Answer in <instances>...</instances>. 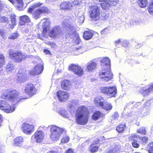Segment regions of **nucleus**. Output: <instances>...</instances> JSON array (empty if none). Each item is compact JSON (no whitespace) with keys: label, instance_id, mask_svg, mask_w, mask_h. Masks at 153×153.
Wrapping results in <instances>:
<instances>
[{"label":"nucleus","instance_id":"a18cd8bd","mask_svg":"<svg viewBox=\"0 0 153 153\" xmlns=\"http://www.w3.org/2000/svg\"><path fill=\"white\" fill-rule=\"evenodd\" d=\"M137 131L138 133L142 134H145L146 133L145 128L144 127H142L137 130Z\"/></svg>","mask_w":153,"mask_h":153},{"label":"nucleus","instance_id":"c85d7f7f","mask_svg":"<svg viewBox=\"0 0 153 153\" xmlns=\"http://www.w3.org/2000/svg\"><path fill=\"white\" fill-rule=\"evenodd\" d=\"M101 107L102 109L107 111L111 110L112 108V106L111 104L107 102H104L103 105H102Z\"/></svg>","mask_w":153,"mask_h":153},{"label":"nucleus","instance_id":"864d4df0","mask_svg":"<svg viewBox=\"0 0 153 153\" xmlns=\"http://www.w3.org/2000/svg\"><path fill=\"white\" fill-rule=\"evenodd\" d=\"M5 33V31L4 30H0V35L4 37Z\"/></svg>","mask_w":153,"mask_h":153},{"label":"nucleus","instance_id":"a878e982","mask_svg":"<svg viewBox=\"0 0 153 153\" xmlns=\"http://www.w3.org/2000/svg\"><path fill=\"white\" fill-rule=\"evenodd\" d=\"M104 99L101 96H98L95 97L94 100V103L97 106L101 107L103 105Z\"/></svg>","mask_w":153,"mask_h":153},{"label":"nucleus","instance_id":"cd10ccee","mask_svg":"<svg viewBox=\"0 0 153 153\" xmlns=\"http://www.w3.org/2000/svg\"><path fill=\"white\" fill-rule=\"evenodd\" d=\"M23 141V139L22 137H18L14 140L13 145L14 146H20Z\"/></svg>","mask_w":153,"mask_h":153},{"label":"nucleus","instance_id":"37998d69","mask_svg":"<svg viewBox=\"0 0 153 153\" xmlns=\"http://www.w3.org/2000/svg\"><path fill=\"white\" fill-rule=\"evenodd\" d=\"M17 1L18 4L17 5V7L19 10H21L23 6V3L22 0H16Z\"/></svg>","mask_w":153,"mask_h":153},{"label":"nucleus","instance_id":"58836bf2","mask_svg":"<svg viewBox=\"0 0 153 153\" xmlns=\"http://www.w3.org/2000/svg\"><path fill=\"white\" fill-rule=\"evenodd\" d=\"M20 19L23 22H28L30 21L29 17L26 15H24L20 17Z\"/></svg>","mask_w":153,"mask_h":153},{"label":"nucleus","instance_id":"393cba45","mask_svg":"<svg viewBox=\"0 0 153 153\" xmlns=\"http://www.w3.org/2000/svg\"><path fill=\"white\" fill-rule=\"evenodd\" d=\"M137 137L135 135H131L130 137V139L132 140V146L135 148H138L139 146V144L137 141Z\"/></svg>","mask_w":153,"mask_h":153},{"label":"nucleus","instance_id":"49530a36","mask_svg":"<svg viewBox=\"0 0 153 153\" xmlns=\"http://www.w3.org/2000/svg\"><path fill=\"white\" fill-rule=\"evenodd\" d=\"M18 36L17 33H14L8 36V38L10 39H16Z\"/></svg>","mask_w":153,"mask_h":153},{"label":"nucleus","instance_id":"72a5a7b5","mask_svg":"<svg viewBox=\"0 0 153 153\" xmlns=\"http://www.w3.org/2000/svg\"><path fill=\"white\" fill-rule=\"evenodd\" d=\"M147 0H138V3L140 6L141 7H144L148 4Z\"/></svg>","mask_w":153,"mask_h":153},{"label":"nucleus","instance_id":"79ce46f5","mask_svg":"<svg viewBox=\"0 0 153 153\" xmlns=\"http://www.w3.org/2000/svg\"><path fill=\"white\" fill-rule=\"evenodd\" d=\"M148 11L150 14L153 15V1H151L150 3Z\"/></svg>","mask_w":153,"mask_h":153},{"label":"nucleus","instance_id":"4468645a","mask_svg":"<svg viewBox=\"0 0 153 153\" xmlns=\"http://www.w3.org/2000/svg\"><path fill=\"white\" fill-rule=\"evenodd\" d=\"M69 69L79 76H82L83 73V70L81 67L74 64L69 66Z\"/></svg>","mask_w":153,"mask_h":153},{"label":"nucleus","instance_id":"c756f323","mask_svg":"<svg viewBox=\"0 0 153 153\" xmlns=\"http://www.w3.org/2000/svg\"><path fill=\"white\" fill-rule=\"evenodd\" d=\"M93 34L90 31H85L83 34L84 38L87 40L91 39L92 37Z\"/></svg>","mask_w":153,"mask_h":153},{"label":"nucleus","instance_id":"b1692460","mask_svg":"<svg viewBox=\"0 0 153 153\" xmlns=\"http://www.w3.org/2000/svg\"><path fill=\"white\" fill-rule=\"evenodd\" d=\"M61 86L62 88L66 90L69 89L72 87L70 81L67 80H64L62 82Z\"/></svg>","mask_w":153,"mask_h":153},{"label":"nucleus","instance_id":"338daca9","mask_svg":"<svg viewBox=\"0 0 153 153\" xmlns=\"http://www.w3.org/2000/svg\"><path fill=\"white\" fill-rule=\"evenodd\" d=\"M133 104V102H130V103H128L125 106V108L126 107L127 108L128 106H129L130 105H131V104L132 105Z\"/></svg>","mask_w":153,"mask_h":153},{"label":"nucleus","instance_id":"774afa93","mask_svg":"<svg viewBox=\"0 0 153 153\" xmlns=\"http://www.w3.org/2000/svg\"><path fill=\"white\" fill-rule=\"evenodd\" d=\"M149 153H153V149H149Z\"/></svg>","mask_w":153,"mask_h":153},{"label":"nucleus","instance_id":"9b49d317","mask_svg":"<svg viewBox=\"0 0 153 153\" xmlns=\"http://www.w3.org/2000/svg\"><path fill=\"white\" fill-rule=\"evenodd\" d=\"M100 2H103L100 4L103 9L107 10L109 7L112 6H115L117 4L118 0H99Z\"/></svg>","mask_w":153,"mask_h":153},{"label":"nucleus","instance_id":"0eeeda50","mask_svg":"<svg viewBox=\"0 0 153 153\" xmlns=\"http://www.w3.org/2000/svg\"><path fill=\"white\" fill-rule=\"evenodd\" d=\"M89 12L92 20L97 21L100 18L99 7L97 5H94L90 7Z\"/></svg>","mask_w":153,"mask_h":153},{"label":"nucleus","instance_id":"412c9836","mask_svg":"<svg viewBox=\"0 0 153 153\" xmlns=\"http://www.w3.org/2000/svg\"><path fill=\"white\" fill-rule=\"evenodd\" d=\"M141 91L144 96L149 95L153 91V83L150 84L147 87L143 88Z\"/></svg>","mask_w":153,"mask_h":153},{"label":"nucleus","instance_id":"5701e85b","mask_svg":"<svg viewBox=\"0 0 153 153\" xmlns=\"http://www.w3.org/2000/svg\"><path fill=\"white\" fill-rule=\"evenodd\" d=\"M120 149V146L114 143L111 146L107 153H115L119 151Z\"/></svg>","mask_w":153,"mask_h":153},{"label":"nucleus","instance_id":"c03bdc74","mask_svg":"<svg viewBox=\"0 0 153 153\" xmlns=\"http://www.w3.org/2000/svg\"><path fill=\"white\" fill-rule=\"evenodd\" d=\"M78 17L79 22L80 23L83 22L84 20V16L83 13H82L81 15H80V13H79L78 14Z\"/></svg>","mask_w":153,"mask_h":153},{"label":"nucleus","instance_id":"603ef678","mask_svg":"<svg viewBox=\"0 0 153 153\" xmlns=\"http://www.w3.org/2000/svg\"><path fill=\"white\" fill-rule=\"evenodd\" d=\"M140 139L143 142L146 143V142L147 141L148 139L147 137H140Z\"/></svg>","mask_w":153,"mask_h":153},{"label":"nucleus","instance_id":"473e14b6","mask_svg":"<svg viewBox=\"0 0 153 153\" xmlns=\"http://www.w3.org/2000/svg\"><path fill=\"white\" fill-rule=\"evenodd\" d=\"M151 108L149 107H144L143 108V117L149 115L150 114Z\"/></svg>","mask_w":153,"mask_h":153},{"label":"nucleus","instance_id":"13d9d810","mask_svg":"<svg viewBox=\"0 0 153 153\" xmlns=\"http://www.w3.org/2000/svg\"><path fill=\"white\" fill-rule=\"evenodd\" d=\"M131 23L133 25H138L140 24L139 22L138 21L132 20Z\"/></svg>","mask_w":153,"mask_h":153},{"label":"nucleus","instance_id":"e2e57ef3","mask_svg":"<svg viewBox=\"0 0 153 153\" xmlns=\"http://www.w3.org/2000/svg\"><path fill=\"white\" fill-rule=\"evenodd\" d=\"M49 153H58V152L57 151L51 150Z\"/></svg>","mask_w":153,"mask_h":153},{"label":"nucleus","instance_id":"f257e3e1","mask_svg":"<svg viewBox=\"0 0 153 153\" xmlns=\"http://www.w3.org/2000/svg\"><path fill=\"white\" fill-rule=\"evenodd\" d=\"M75 120L77 124L85 125L88 121L89 112L88 108L85 106H80L76 111Z\"/></svg>","mask_w":153,"mask_h":153},{"label":"nucleus","instance_id":"a211bd4d","mask_svg":"<svg viewBox=\"0 0 153 153\" xmlns=\"http://www.w3.org/2000/svg\"><path fill=\"white\" fill-rule=\"evenodd\" d=\"M73 5L70 1H63L62 2L60 5V9L64 10H69L72 9Z\"/></svg>","mask_w":153,"mask_h":153},{"label":"nucleus","instance_id":"39448f33","mask_svg":"<svg viewBox=\"0 0 153 153\" xmlns=\"http://www.w3.org/2000/svg\"><path fill=\"white\" fill-rule=\"evenodd\" d=\"M100 78L103 82H107L111 80L113 78V75L110 68H105L104 70L100 73Z\"/></svg>","mask_w":153,"mask_h":153},{"label":"nucleus","instance_id":"3c124183","mask_svg":"<svg viewBox=\"0 0 153 153\" xmlns=\"http://www.w3.org/2000/svg\"><path fill=\"white\" fill-rule=\"evenodd\" d=\"M0 20L2 22H5L8 21V19L6 17L2 16L0 17Z\"/></svg>","mask_w":153,"mask_h":153},{"label":"nucleus","instance_id":"f8f14e48","mask_svg":"<svg viewBox=\"0 0 153 153\" xmlns=\"http://www.w3.org/2000/svg\"><path fill=\"white\" fill-rule=\"evenodd\" d=\"M45 134L41 131H36L31 137V140L33 142L40 143L44 139Z\"/></svg>","mask_w":153,"mask_h":153},{"label":"nucleus","instance_id":"ea45409f","mask_svg":"<svg viewBox=\"0 0 153 153\" xmlns=\"http://www.w3.org/2000/svg\"><path fill=\"white\" fill-rule=\"evenodd\" d=\"M10 19L11 20V28H13L15 25L16 23V16L14 15H11L10 16Z\"/></svg>","mask_w":153,"mask_h":153},{"label":"nucleus","instance_id":"7c9ffc66","mask_svg":"<svg viewBox=\"0 0 153 153\" xmlns=\"http://www.w3.org/2000/svg\"><path fill=\"white\" fill-rule=\"evenodd\" d=\"M101 62L102 63L101 64L102 65H105L107 66L106 68H110V60L108 57L104 58L101 60Z\"/></svg>","mask_w":153,"mask_h":153},{"label":"nucleus","instance_id":"052dcab7","mask_svg":"<svg viewBox=\"0 0 153 153\" xmlns=\"http://www.w3.org/2000/svg\"><path fill=\"white\" fill-rule=\"evenodd\" d=\"M99 142V140L98 139H96L94 141H93L92 143V144L94 145L95 144H97Z\"/></svg>","mask_w":153,"mask_h":153},{"label":"nucleus","instance_id":"09e8293b","mask_svg":"<svg viewBox=\"0 0 153 153\" xmlns=\"http://www.w3.org/2000/svg\"><path fill=\"white\" fill-rule=\"evenodd\" d=\"M71 2L72 3L73 7L75 6L80 4L81 3V0H74V1Z\"/></svg>","mask_w":153,"mask_h":153},{"label":"nucleus","instance_id":"6e6d98bb","mask_svg":"<svg viewBox=\"0 0 153 153\" xmlns=\"http://www.w3.org/2000/svg\"><path fill=\"white\" fill-rule=\"evenodd\" d=\"M65 153H74V150L72 149H69L65 152Z\"/></svg>","mask_w":153,"mask_h":153},{"label":"nucleus","instance_id":"f03ea898","mask_svg":"<svg viewBox=\"0 0 153 153\" xmlns=\"http://www.w3.org/2000/svg\"><path fill=\"white\" fill-rule=\"evenodd\" d=\"M70 16L67 17L63 22L62 27L64 30H66L69 36L72 38L75 35L76 32L75 25Z\"/></svg>","mask_w":153,"mask_h":153},{"label":"nucleus","instance_id":"2f4dec72","mask_svg":"<svg viewBox=\"0 0 153 153\" xmlns=\"http://www.w3.org/2000/svg\"><path fill=\"white\" fill-rule=\"evenodd\" d=\"M104 115L100 111L95 112L92 116V118L94 120H97L100 117H103Z\"/></svg>","mask_w":153,"mask_h":153},{"label":"nucleus","instance_id":"c9c22d12","mask_svg":"<svg viewBox=\"0 0 153 153\" xmlns=\"http://www.w3.org/2000/svg\"><path fill=\"white\" fill-rule=\"evenodd\" d=\"M6 68L7 71H10L14 69L15 65L11 62H9L7 65Z\"/></svg>","mask_w":153,"mask_h":153},{"label":"nucleus","instance_id":"69168bd1","mask_svg":"<svg viewBox=\"0 0 153 153\" xmlns=\"http://www.w3.org/2000/svg\"><path fill=\"white\" fill-rule=\"evenodd\" d=\"M149 146L150 147H151V148L153 149L152 147H153V142H151L149 144Z\"/></svg>","mask_w":153,"mask_h":153},{"label":"nucleus","instance_id":"4be33fe9","mask_svg":"<svg viewBox=\"0 0 153 153\" xmlns=\"http://www.w3.org/2000/svg\"><path fill=\"white\" fill-rule=\"evenodd\" d=\"M18 78L17 79V82L19 83L25 82L27 80L26 74H25L21 73L20 70L19 71Z\"/></svg>","mask_w":153,"mask_h":153},{"label":"nucleus","instance_id":"680f3d73","mask_svg":"<svg viewBox=\"0 0 153 153\" xmlns=\"http://www.w3.org/2000/svg\"><path fill=\"white\" fill-rule=\"evenodd\" d=\"M121 41V39H119L117 40L116 41H115V45H116L117 44H119Z\"/></svg>","mask_w":153,"mask_h":153},{"label":"nucleus","instance_id":"4d7b16f0","mask_svg":"<svg viewBox=\"0 0 153 153\" xmlns=\"http://www.w3.org/2000/svg\"><path fill=\"white\" fill-rule=\"evenodd\" d=\"M108 31L107 28H105L104 29V30H102L101 32V33L102 34H105L107 33Z\"/></svg>","mask_w":153,"mask_h":153},{"label":"nucleus","instance_id":"e433bc0d","mask_svg":"<svg viewBox=\"0 0 153 153\" xmlns=\"http://www.w3.org/2000/svg\"><path fill=\"white\" fill-rule=\"evenodd\" d=\"M42 4L39 2L35 4L33 6L30 7L28 10V12L30 13L33 10V9L36 7L40 6H41Z\"/></svg>","mask_w":153,"mask_h":153},{"label":"nucleus","instance_id":"8fccbe9b","mask_svg":"<svg viewBox=\"0 0 153 153\" xmlns=\"http://www.w3.org/2000/svg\"><path fill=\"white\" fill-rule=\"evenodd\" d=\"M69 138L68 136L63 137L62 139L61 143H68L69 140Z\"/></svg>","mask_w":153,"mask_h":153},{"label":"nucleus","instance_id":"4c0bfd02","mask_svg":"<svg viewBox=\"0 0 153 153\" xmlns=\"http://www.w3.org/2000/svg\"><path fill=\"white\" fill-rule=\"evenodd\" d=\"M126 127V125L120 124L118 125L117 127L116 130L119 133L122 132Z\"/></svg>","mask_w":153,"mask_h":153},{"label":"nucleus","instance_id":"423d86ee","mask_svg":"<svg viewBox=\"0 0 153 153\" xmlns=\"http://www.w3.org/2000/svg\"><path fill=\"white\" fill-rule=\"evenodd\" d=\"M9 55L10 58L16 62H20L25 59L27 57L26 55L21 51L14 52L11 50L9 51Z\"/></svg>","mask_w":153,"mask_h":153},{"label":"nucleus","instance_id":"f704fd0d","mask_svg":"<svg viewBox=\"0 0 153 153\" xmlns=\"http://www.w3.org/2000/svg\"><path fill=\"white\" fill-rule=\"evenodd\" d=\"M59 113L64 117L67 118L68 117V115L67 111L63 109H60Z\"/></svg>","mask_w":153,"mask_h":153},{"label":"nucleus","instance_id":"6ab92c4d","mask_svg":"<svg viewBox=\"0 0 153 153\" xmlns=\"http://www.w3.org/2000/svg\"><path fill=\"white\" fill-rule=\"evenodd\" d=\"M61 33V30L59 27H53L49 33V35L51 37H55L58 36Z\"/></svg>","mask_w":153,"mask_h":153},{"label":"nucleus","instance_id":"7ed1b4c3","mask_svg":"<svg viewBox=\"0 0 153 153\" xmlns=\"http://www.w3.org/2000/svg\"><path fill=\"white\" fill-rule=\"evenodd\" d=\"M19 93L14 89H8L2 95V98L16 103L20 100L19 98Z\"/></svg>","mask_w":153,"mask_h":153},{"label":"nucleus","instance_id":"6e6552de","mask_svg":"<svg viewBox=\"0 0 153 153\" xmlns=\"http://www.w3.org/2000/svg\"><path fill=\"white\" fill-rule=\"evenodd\" d=\"M100 91L111 97H114L117 93V88L114 86L101 87Z\"/></svg>","mask_w":153,"mask_h":153},{"label":"nucleus","instance_id":"9d476101","mask_svg":"<svg viewBox=\"0 0 153 153\" xmlns=\"http://www.w3.org/2000/svg\"><path fill=\"white\" fill-rule=\"evenodd\" d=\"M0 109L6 113H10L13 112L15 108L14 106H10L5 100H0Z\"/></svg>","mask_w":153,"mask_h":153},{"label":"nucleus","instance_id":"dca6fc26","mask_svg":"<svg viewBox=\"0 0 153 153\" xmlns=\"http://www.w3.org/2000/svg\"><path fill=\"white\" fill-rule=\"evenodd\" d=\"M57 95L59 100L61 102H64L68 98V94L66 92L59 91L57 93Z\"/></svg>","mask_w":153,"mask_h":153},{"label":"nucleus","instance_id":"1a4fd4ad","mask_svg":"<svg viewBox=\"0 0 153 153\" xmlns=\"http://www.w3.org/2000/svg\"><path fill=\"white\" fill-rule=\"evenodd\" d=\"M41 21L42 22V34L44 37H46L48 36V32L50 28L51 22L47 18H44L41 20Z\"/></svg>","mask_w":153,"mask_h":153},{"label":"nucleus","instance_id":"5fc2aeb1","mask_svg":"<svg viewBox=\"0 0 153 153\" xmlns=\"http://www.w3.org/2000/svg\"><path fill=\"white\" fill-rule=\"evenodd\" d=\"M10 2L13 4L15 5L17 7V5L18 4L17 1H16V0H8Z\"/></svg>","mask_w":153,"mask_h":153},{"label":"nucleus","instance_id":"20e7f679","mask_svg":"<svg viewBox=\"0 0 153 153\" xmlns=\"http://www.w3.org/2000/svg\"><path fill=\"white\" fill-rule=\"evenodd\" d=\"M51 134L50 138L53 141H57L60 139L61 134L66 131L65 129L60 128L54 125H52L50 127Z\"/></svg>","mask_w":153,"mask_h":153},{"label":"nucleus","instance_id":"2eb2a0df","mask_svg":"<svg viewBox=\"0 0 153 153\" xmlns=\"http://www.w3.org/2000/svg\"><path fill=\"white\" fill-rule=\"evenodd\" d=\"M22 129L24 133L27 134H31L34 130L33 125L28 123H23L22 126Z\"/></svg>","mask_w":153,"mask_h":153},{"label":"nucleus","instance_id":"0e129e2a","mask_svg":"<svg viewBox=\"0 0 153 153\" xmlns=\"http://www.w3.org/2000/svg\"><path fill=\"white\" fill-rule=\"evenodd\" d=\"M44 52L47 54H48L50 53V51L49 50L46 49H44Z\"/></svg>","mask_w":153,"mask_h":153},{"label":"nucleus","instance_id":"a19ab883","mask_svg":"<svg viewBox=\"0 0 153 153\" xmlns=\"http://www.w3.org/2000/svg\"><path fill=\"white\" fill-rule=\"evenodd\" d=\"M99 149V147L97 146H94L91 144V146L90 148V151L92 153L96 152Z\"/></svg>","mask_w":153,"mask_h":153},{"label":"nucleus","instance_id":"ddd939ff","mask_svg":"<svg viewBox=\"0 0 153 153\" xmlns=\"http://www.w3.org/2000/svg\"><path fill=\"white\" fill-rule=\"evenodd\" d=\"M25 91L27 94L30 96H33L36 93L37 90L33 84L30 83L26 85Z\"/></svg>","mask_w":153,"mask_h":153},{"label":"nucleus","instance_id":"bf43d9fd","mask_svg":"<svg viewBox=\"0 0 153 153\" xmlns=\"http://www.w3.org/2000/svg\"><path fill=\"white\" fill-rule=\"evenodd\" d=\"M119 117V114L117 112H115L113 116V119H115L117 118H118Z\"/></svg>","mask_w":153,"mask_h":153},{"label":"nucleus","instance_id":"de8ad7c7","mask_svg":"<svg viewBox=\"0 0 153 153\" xmlns=\"http://www.w3.org/2000/svg\"><path fill=\"white\" fill-rule=\"evenodd\" d=\"M4 56L3 55L0 54V68L4 65Z\"/></svg>","mask_w":153,"mask_h":153},{"label":"nucleus","instance_id":"bb28decb","mask_svg":"<svg viewBox=\"0 0 153 153\" xmlns=\"http://www.w3.org/2000/svg\"><path fill=\"white\" fill-rule=\"evenodd\" d=\"M87 65V70L89 71H91L96 68L97 64L95 62L91 61Z\"/></svg>","mask_w":153,"mask_h":153},{"label":"nucleus","instance_id":"f3484780","mask_svg":"<svg viewBox=\"0 0 153 153\" xmlns=\"http://www.w3.org/2000/svg\"><path fill=\"white\" fill-rule=\"evenodd\" d=\"M43 70V66L41 64H38L36 66L33 70L30 72L31 75H34L35 74H39L42 72Z\"/></svg>","mask_w":153,"mask_h":153},{"label":"nucleus","instance_id":"aec40b11","mask_svg":"<svg viewBox=\"0 0 153 153\" xmlns=\"http://www.w3.org/2000/svg\"><path fill=\"white\" fill-rule=\"evenodd\" d=\"M48 9L45 7H42L40 9L34 10L33 13V16L35 19L40 17V15L44 12H46L48 11Z\"/></svg>","mask_w":153,"mask_h":153}]
</instances>
